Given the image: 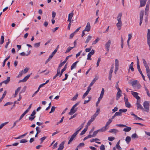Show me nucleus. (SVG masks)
Masks as SVG:
<instances>
[{"label": "nucleus", "instance_id": "obj_1", "mask_svg": "<svg viewBox=\"0 0 150 150\" xmlns=\"http://www.w3.org/2000/svg\"><path fill=\"white\" fill-rule=\"evenodd\" d=\"M79 103V102H78L74 105L71 109L70 112L69 113V114L70 115H72L77 111V108H75V107Z\"/></svg>", "mask_w": 150, "mask_h": 150}, {"label": "nucleus", "instance_id": "obj_2", "mask_svg": "<svg viewBox=\"0 0 150 150\" xmlns=\"http://www.w3.org/2000/svg\"><path fill=\"white\" fill-rule=\"evenodd\" d=\"M143 105L144 107V110H143L147 112H148L149 110V102L148 101H145L143 104Z\"/></svg>", "mask_w": 150, "mask_h": 150}, {"label": "nucleus", "instance_id": "obj_3", "mask_svg": "<svg viewBox=\"0 0 150 150\" xmlns=\"http://www.w3.org/2000/svg\"><path fill=\"white\" fill-rule=\"evenodd\" d=\"M131 83L133 87L137 86L138 87V89H139L141 87V86L137 80H135L133 81Z\"/></svg>", "mask_w": 150, "mask_h": 150}, {"label": "nucleus", "instance_id": "obj_4", "mask_svg": "<svg viewBox=\"0 0 150 150\" xmlns=\"http://www.w3.org/2000/svg\"><path fill=\"white\" fill-rule=\"evenodd\" d=\"M125 97L124 98V100L125 103V105L126 107L129 108L131 106V105L128 102V99L127 97H126V96L125 94Z\"/></svg>", "mask_w": 150, "mask_h": 150}, {"label": "nucleus", "instance_id": "obj_5", "mask_svg": "<svg viewBox=\"0 0 150 150\" xmlns=\"http://www.w3.org/2000/svg\"><path fill=\"white\" fill-rule=\"evenodd\" d=\"M140 100H137V103L136 104V105L137 107V110L141 109L143 111L144 110V108L140 103Z\"/></svg>", "mask_w": 150, "mask_h": 150}, {"label": "nucleus", "instance_id": "obj_6", "mask_svg": "<svg viewBox=\"0 0 150 150\" xmlns=\"http://www.w3.org/2000/svg\"><path fill=\"white\" fill-rule=\"evenodd\" d=\"M147 38V44L149 47V50H150V29H148Z\"/></svg>", "mask_w": 150, "mask_h": 150}, {"label": "nucleus", "instance_id": "obj_7", "mask_svg": "<svg viewBox=\"0 0 150 150\" xmlns=\"http://www.w3.org/2000/svg\"><path fill=\"white\" fill-rule=\"evenodd\" d=\"M144 15V11L143 10H141L140 12V22H139V25H141L143 21V17Z\"/></svg>", "mask_w": 150, "mask_h": 150}, {"label": "nucleus", "instance_id": "obj_8", "mask_svg": "<svg viewBox=\"0 0 150 150\" xmlns=\"http://www.w3.org/2000/svg\"><path fill=\"white\" fill-rule=\"evenodd\" d=\"M142 61L143 62V64L146 68V72L150 71V69L149 68V67L145 60L143 58Z\"/></svg>", "mask_w": 150, "mask_h": 150}, {"label": "nucleus", "instance_id": "obj_9", "mask_svg": "<svg viewBox=\"0 0 150 150\" xmlns=\"http://www.w3.org/2000/svg\"><path fill=\"white\" fill-rule=\"evenodd\" d=\"M111 40H108V42H107L105 45V47L107 51L108 52L109 51L110 49V47L111 44Z\"/></svg>", "mask_w": 150, "mask_h": 150}, {"label": "nucleus", "instance_id": "obj_10", "mask_svg": "<svg viewBox=\"0 0 150 150\" xmlns=\"http://www.w3.org/2000/svg\"><path fill=\"white\" fill-rule=\"evenodd\" d=\"M78 134V133L76 132L71 135L70 139L69 140L68 142V144H69L73 140L74 138L76 137V135Z\"/></svg>", "mask_w": 150, "mask_h": 150}, {"label": "nucleus", "instance_id": "obj_11", "mask_svg": "<svg viewBox=\"0 0 150 150\" xmlns=\"http://www.w3.org/2000/svg\"><path fill=\"white\" fill-rule=\"evenodd\" d=\"M132 94L133 96L137 99V100H140V97L138 96V93L136 92H134L131 91Z\"/></svg>", "mask_w": 150, "mask_h": 150}, {"label": "nucleus", "instance_id": "obj_12", "mask_svg": "<svg viewBox=\"0 0 150 150\" xmlns=\"http://www.w3.org/2000/svg\"><path fill=\"white\" fill-rule=\"evenodd\" d=\"M31 74L32 73H31L30 74L28 75L25 76L23 79L20 80L19 81V83L24 82H26L29 79Z\"/></svg>", "mask_w": 150, "mask_h": 150}, {"label": "nucleus", "instance_id": "obj_13", "mask_svg": "<svg viewBox=\"0 0 150 150\" xmlns=\"http://www.w3.org/2000/svg\"><path fill=\"white\" fill-rule=\"evenodd\" d=\"M91 25L89 22H88L84 30V31H86L88 32H89L91 30Z\"/></svg>", "mask_w": 150, "mask_h": 150}, {"label": "nucleus", "instance_id": "obj_14", "mask_svg": "<svg viewBox=\"0 0 150 150\" xmlns=\"http://www.w3.org/2000/svg\"><path fill=\"white\" fill-rule=\"evenodd\" d=\"M147 0H140V6L139 7L144 6L146 3Z\"/></svg>", "mask_w": 150, "mask_h": 150}, {"label": "nucleus", "instance_id": "obj_15", "mask_svg": "<svg viewBox=\"0 0 150 150\" xmlns=\"http://www.w3.org/2000/svg\"><path fill=\"white\" fill-rule=\"evenodd\" d=\"M122 21L118 22L116 24V26L119 30H120L121 28Z\"/></svg>", "mask_w": 150, "mask_h": 150}, {"label": "nucleus", "instance_id": "obj_16", "mask_svg": "<svg viewBox=\"0 0 150 150\" xmlns=\"http://www.w3.org/2000/svg\"><path fill=\"white\" fill-rule=\"evenodd\" d=\"M65 143V141L62 142L59 145V147L57 150H62L64 147V144Z\"/></svg>", "mask_w": 150, "mask_h": 150}, {"label": "nucleus", "instance_id": "obj_17", "mask_svg": "<svg viewBox=\"0 0 150 150\" xmlns=\"http://www.w3.org/2000/svg\"><path fill=\"white\" fill-rule=\"evenodd\" d=\"M108 127H106L105 126L104 127H103L100 129H98V131L99 132H103L105 131L108 128Z\"/></svg>", "mask_w": 150, "mask_h": 150}, {"label": "nucleus", "instance_id": "obj_18", "mask_svg": "<svg viewBox=\"0 0 150 150\" xmlns=\"http://www.w3.org/2000/svg\"><path fill=\"white\" fill-rule=\"evenodd\" d=\"M119 131L115 129H112L110 130L108 132L111 133H113L114 134H116L119 132Z\"/></svg>", "mask_w": 150, "mask_h": 150}, {"label": "nucleus", "instance_id": "obj_19", "mask_svg": "<svg viewBox=\"0 0 150 150\" xmlns=\"http://www.w3.org/2000/svg\"><path fill=\"white\" fill-rule=\"evenodd\" d=\"M122 13H119L117 18V20L118 22L122 21L121 20V17L122 16Z\"/></svg>", "mask_w": 150, "mask_h": 150}, {"label": "nucleus", "instance_id": "obj_20", "mask_svg": "<svg viewBox=\"0 0 150 150\" xmlns=\"http://www.w3.org/2000/svg\"><path fill=\"white\" fill-rule=\"evenodd\" d=\"M126 127L123 129V131L128 132L130 131L131 129V128L130 127H127L126 126Z\"/></svg>", "mask_w": 150, "mask_h": 150}, {"label": "nucleus", "instance_id": "obj_21", "mask_svg": "<svg viewBox=\"0 0 150 150\" xmlns=\"http://www.w3.org/2000/svg\"><path fill=\"white\" fill-rule=\"evenodd\" d=\"M84 124V122L82 123L81 126L77 129V130L76 131V132L78 133H79V131L82 129L83 127V125Z\"/></svg>", "mask_w": 150, "mask_h": 150}, {"label": "nucleus", "instance_id": "obj_22", "mask_svg": "<svg viewBox=\"0 0 150 150\" xmlns=\"http://www.w3.org/2000/svg\"><path fill=\"white\" fill-rule=\"evenodd\" d=\"M10 77H9V76L8 77H7V79L6 80H4V81H2V83H5L6 84H8L9 82L10 81Z\"/></svg>", "mask_w": 150, "mask_h": 150}, {"label": "nucleus", "instance_id": "obj_23", "mask_svg": "<svg viewBox=\"0 0 150 150\" xmlns=\"http://www.w3.org/2000/svg\"><path fill=\"white\" fill-rule=\"evenodd\" d=\"M79 61H77L74 63L71 67V70L73 69L76 67L77 64L79 62Z\"/></svg>", "mask_w": 150, "mask_h": 150}, {"label": "nucleus", "instance_id": "obj_24", "mask_svg": "<svg viewBox=\"0 0 150 150\" xmlns=\"http://www.w3.org/2000/svg\"><path fill=\"white\" fill-rule=\"evenodd\" d=\"M120 140H119L118 142L117 143L115 147L118 150H121L122 148L120 146Z\"/></svg>", "mask_w": 150, "mask_h": 150}, {"label": "nucleus", "instance_id": "obj_25", "mask_svg": "<svg viewBox=\"0 0 150 150\" xmlns=\"http://www.w3.org/2000/svg\"><path fill=\"white\" fill-rule=\"evenodd\" d=\"M92 38V36H91L90 35H88L87 37L86 40L85 42V43H88V42L89 41H90L91 40Z\"/></svg>", "mask_w": 150, "mask_h": 150}, {"label": "nucleus", "instance_id": "obj_26", "mask_svg": "<svg viewBox=\"0 0 150 150\" xmlns=\"http://www.w3.org/2000/svg\"><path fill=\"white\" fill-rule=\"evenodd\" d=\"M88 129V127H86L84 129L82 130L80 134V135H82L84 134H85L86 132L87 131Z\"/></svg>", "mask_w": 150, "mask_h": 150}, {"label": "nucleus", "instance_id": "obj_27", "mask_svg": "<svg viewBox=\"0 0 150 150\" xmlns=\"http://www.w3.org/2000/svg\"><path fill=\"white\" fill-rule=\"evenodd\" d=\"M31 51L30 50L28 52V54H26L24 52H22L20 53V54L21 56H27L29 55Z\"/></svg>", "mask_w": 150, "mask_h": 150}, {"label": "nucleus", "instance_id": "obj_28", "mask_svg": "<svg viewBox=\"0 0 150 150\" xmlns=\"http://www.w3.org/2000/svg\"><path fill=\"white\" fill-rule=\"evenodd\" d=\"M131 140V138L130 137L127 136L126 138L125 141L128 144Z\"/></svg>", "mask_w": 150, "mask_h": 150}, {"label": "nucleus", "instance_id": "obj_29", "mask_svg": "<svg viewBox=\"0 0 150 150\" xmlns=\"http://www.w3.org/2000/svg\"><path fill=\"white\" fill-rule=\"evenodd\" d=\"M95 53V51L93 50H92L89 52L88 55V56L91 57V56L93 55Z\"/></svg>", "mask_w": 150, "mask_h": 150}, {"label": "nucleus", "instance_id": "obj_30", "mask_svg": "<svg viewBox=\"0 0 150 150\" xmlns=\"http://www.w3.org/2000/svg\"><path fill=\"white\" fill-rule=\"evenodd\" d=\"M104 92L105 91L104 89L103 88H102L99 97H100V98H103L104 93Z\"/></svg>", "mask_w": 150, "mask_h": 150}, {"label": "nucleus", "instance_id": "obj_31", "mask_svg": "<svg viewBox=\"0 0 150 150\" xmlns=\"http://www.w3.org/2000/svg\"><path fill=\"white\" fill-rule=\"evenodd\" d=\"M122 91L120 89H119V90H118V92L117 93L116 96H119L120 97L121 96H122Z\"/></svg>", "mask_w": 150, "mask_h": 150}, {"label": "nucleus", "instance_id": "obj_32", "mask_svg": "<svg viewBox=\"0 0 150 150\" xmlns=\"http://www.w3.org/2000/svg\"><path fill=\"white\" fill-rule=\"evenodd\" d=\"M73 11H73L71 13L69 14L68 18L72 19V18L74 15Z\"/></svg>", "mask_w": 150, "mask_h": 150}, {"label": "nucleus", "instance_id": "obj_33", "mask_svg": "<svg viewBox=\"0 0 150 150\" xmlns=\"http://www.w3.org/2000/svg\"><path fill=\"white\" fill-rule=\"evenodd\" d=\"M74 48V47H69L67 49L65 53H67L69 52L71 50V49L73 48Z\"/></svg>", "mask_w": 150, "mask_h": 150}, {"label": "nucleus", "instance_id": "obj_34", "mask_svg": "<svg viewBox=\"0 0 150 150\" xmlns=\"http://www.w3.org/2000/svg\"><path fill=\"white\" fill-rule=\"evenodd\" d=\"M100 40V39L98 38H97L94 41H93L92 43V45H94L97 43Z\"/></svg>", "mask_w": 150, "mask_h": 150}, {"label": "nucleus", "instance_id": "obj_35", "mask_svg": "<svg viewBox=\"0 0 150 150\" xmlns=\"http://www.w3.org/2000/svg\"><path fill=\"white\" fill-rule=\"evenodd\" d=\"M119 65V61L117 59H115V67H118Z\"/></svg>", "mask_w": 150, "mask_h": 150}, {"label": "nucleus", "instance_id": "obj_36", "mask_svg": "<svg viewBox=\"0 0 150 150\" xmlns=\"http://www.w3.org/2000/svg\"><path fill=\"white\" fill-rule=\"evenodd\" d=\"M65 63L64 62H63L62 63H60L58 67V68L57 69H59V70L60 71V68L62 66H63L64 64Z\"/></svg>", "mask_w": 150, "mask_h": 150}, {"label": "nucleus", "instance_id": "obj_37", "mask_svg": "<svg viewBox=\"0 0 150 150\" xmlns=\"http://www.w3.org/2000/svg\"><path fill=\"white\" fill-rule=\"evenodd\" d=\"M112 121V119H110L107 122L105 126L106 127H108V126L111 123Z\"/></svg>", "mask_w": 150, "mask_h": 150}, {"label": "nucleus", "instance_id": "obj_38", "mask_svg": "<svg viewBox=\"0 0 150 150\" xmlns=\"http://www.w3.org/2000/svg\"><path fill=\"white\" fill-rule=\"evenodd\" d=\"M144 88H145V89L146 92V93H147V96L149 97H150V93L149 92L148 90V89L145 86L144 87Z\"/></svg>", "mask_w": 150, "mask_h": 150}, {"label": "nucleus", "instance_id": "obj_39", "mask_svg": "<svg viewBox=\"0 0 150 150\" xmlns=\"http://www.w3.org/2000/svg\"><path fill=\"white\" fill-rule=\"evenodd\" d=\"M4 42V37L3 35H2L1 38L0 44H2Z\"/></svg>", "mask_w": 150, "mask_h": 150}, {"label": "nucleus", "instance_id": "obj_40", "mask_svg": "<svg viewBox=\"0 0 150 150\" xmlns=\"http://www.w3.org/2000/svg\"><path fill=\"white\" fill-rule=\"evenodd\" d=\"M29 69V68H26L24 69L22 71L23 72V74H25L28 71Z\"/></svg>", "mask_w": 150, "mask_h": 150}, {"label": "nucleus", "instance_id": "obj_41", "mask_svg": "<svg viewBox=\"0 0 150 150\" xmlns=\"http://www.w3.org/2000/svg\"><path fill=\"white\" fill-rule=\"evenodd\" d=\"M131 137L132 138H138V136L136 133H134L132 134Z\"/></svg>", "mask_w": 150, "mask_h": 150}, {"label": "nucleus", "instance_id": "obj_42", "mask_svg": "<svg viewBox=\"0 0 150 150\" xmlns=\"http://www.w3.org/2000/svg\"><path fill=\"white\" fill-rule=\"evenodd\" d=\"M78 93H76V95L71 99V100H76L78 97Z\"/></svg>", "mask_w": 150, "mask_h": 150}, {"label": "nucleus", "instance_id": "obj_43", "mask_svg": "<svg viewBox=\"0 0 150 150\" xmlns=\"http://www.w3.org/2000/svg\"><path fill=\"white\" fill-rule=\"evenodd\" d=\"M98 116V114H94L91 117V119L94 121L95 120L96 117Z\"/></svg>", "mask_w": 150, "mask_h": 150}, {"label": "nucleus", "instance_id": "obj_44", "mask_svg": "<svg viewBox=\"0 0 150 150\" xmlns=\"http://www.w3.org/2000/svg\"><path fill=\"white\" fill-rule=\"evenodd\" d=\"M98 116V114H94L91 117V119L94 121L95 120L96 117Z\"/></svg>", "mask_w": 150, "mask_h": 150}, {"label": "nucleus", "instance_id": "obj_45", "mask_svg": "<svg viewBox=\"0 0 150 150\" xmlns=\"http://www.w3.org/2000/svg\"><path fill=\"white\" fill-rule=\"evenodd\" d=\"M8 123V122H6L5 123H2L0 125V129H1L2 127L6 124H7Z\"/></svg>", "mask_w": 150, "mask_h": 150}, {"label": "nucleus", "instance_id": "obj_46", "mask_svg": "<svg viewBox=\"0 0 150 150\" xmlns=\"http://www.w3.org/2000/svg\"><path fill=\"white\" fill-rule=\"evenodd\" d=\"M130 69H131V71H134V68H133V66H132V65H129V69H128V71L129 72V70Z\"/></svg>", "mask_w": 150, "mask_h": 150}, {"label": "nucleus", "instance_id": "obj_47", "mask_svg": "<svg viewBox=\"0 0 150 150\" xmlns=\"http://www.w3.org/2000/svg\"><path fill=\"white\" fill-rule=\"evenodd\" d=\"M84 145V144L83 143H80L77 146V148H80L81 147L83 146Z\"/></svg>", "mask_w": 150, "mask_h": 150}, {"label": "nucleus", "instance_id": "obj_48", "mask_svg": "<svg viewBox=\"0 0 150 150\" xmlns=\"http://www.w3.org/2000/svg\"><path fill=\"white\" fill-rule=\"evenodd\" d=\"M39 127H36L35 129L37 131L36 133H37V134H38L41 131L39 129Z\"/></svg>", "mask_w": 150, "mask_h": 150}, {"label": "nucleus", "instance_id": "obj_49", "mask_svg": "<svg viewBox=\"0 0 150 150\" xmlns=\"http://www.w3.org/2000/svg\"><path fill=\"white\" fill-rule=\"evenodd\" d=\"M55 108H56L54 106H52L51 109V110L50 112H49V113H51L55 111Z\"/></svg>", "mask_w": 150, "mask_h": 150}, {"label": "nucleus", "instance_id": "obj_50", "mask_svg": "<svg viewBox=\"0 0 150 150\" xmlns=\"http://www.w3.org/2000/svg\"><path fill=\"white\" fill-rule=\"evenodd\" d=\"M40 42H39L36 43L35 44H34V46L35 47H38L40 46Z\"/></svg>", "mask_w": 150, "mask_h": 150}, {"label": "nucleus", "instance_id": "obj_51", "mask_svg": "<svg viewBox=\"0 0 150 150\" xmlns=\"http://www.w3.org/2000/svg\"><path fill=\"white\" fill-rule=\"evenodd\" d=\"M47 137H44L41 138H40V140L41 141L40 143L41 144L43 142L44 140H45L47 138Z\"/></svg>", "mask_w": 150, "mask_h": 150}, {"label": "nucleus", "instance_id": "obj_52", "mask_svg": "<svg viewBox=\"0 0 150 150\" xmlns=\"http://www.w3.org/2000/svg\"><path fill=\"white\" fill-rule=\"evenodd\" d=\"M99 131H98V130H96V131H94L93 133V134H92V135L93 136V137H95L96 135V134H97L98 133V132H99Z\"/></svg>", "mask_w": 150, "mask_h": 150}, {"label": "nucleus", "instance_id": "obj_53", "mask_svg": "<svg viewBox=\"0 0 150 150\" xmlns=\"http://www.w3.org/2000/svg\"><path fill=\"white\" fill-rule=\"evenodd\" d=\"M72 54H71V55H70L69 56H67L66 57V58H65V60L64 61V62L65 63L67 61V60L69 59V58L70 57H71L72 56Z\"/></svg>", "mask_w": 150, "mask_h": 150}, {"label": "nucleus", "instance_id": "obj_54", "mask_svg": "<svg viewBox=\"0 0 150 150\" xmlns=\"http://www.w3.org/2000/svg\"><path fill=\"white\" fill-rule=\"evenodd\" d=\"M115 137H109L108 138V140L110 141H112L115 139Z\"/></svg>", "mask_w": 150, "mask_h": 150}, {"label": "nucleus", "instance_id": "obj_55", "mask_svg": "<svg viewBox=\"0 0 150 150\" xmlns=\"http://www.w3.org/2000/svg\"><path fill=\"white\" fill-rule=\"evenodd\" d=\"M137 69L139 72V73L140 72H141L142 71L140 69V68L139 64H137Z\"/></svg>", "mask_w": 150, "mask_h": 150}, {"label": "nucleus", "instance_id": "obj_56", "mask_svg": "<svg viewBox=\"0 0 150 150\" xmlns=\"http://www.w3.org/2000/svg\"><path fill=\"white\" fill-rule=\"evenodd\" d=\"M35 116H30L29 117V119L31 121H32L34 118H35Z\"/></svg>", "mask_w": 150, "mask_h": 150}, {"label": "nucleus", "instance_id": "obj_57", "mask_svg": "<svg viewBox=\"0 0 150 150\" xmlns=\"http://www.w3.org/2000/svg\"><path fill=\"white\" fill-rule=\"evenodd\" d=\"M28 141L26 139H22L20 140V143H25L27 142Z\"/></svg>", "mask_w": 150, "mask_h": 150}, {"label": "nucleus", "instance_id": "obj_58", "mask_svg": "<svg viewBox=\"0 0 150 150\" xmlns=\"http://www.w3.org/2000/svg\"><path fill=\"white\" fill-rule=\"evenodd\" d=\"M102 99V98H100V97H99L98 99V100L96 103V106H98V104L99 103L100 100Z\"/></svg>", "mask_w": 150, "mask_h": 150}, {"label": "nucleus", "instance_id": "obj_59", "mask_svg": "<svg viewBox=\"0 0 150 150\" xmlns=\"http://www.w3.org/2000/svg\"><path fill=\"white\" fill-rule=\"evenodd\" d=\"M8 42L6 43V45L5 46V47L6 48H7L8 44L11 42V41H10V39H8Z\"/></svg>", "mask_w": 150, "mask_h": 150}, {"label": "nucleus", "instance_id": "obj_60", "mask_svg": "<svg viewBox=\"0 0 150 150\" xmlns=\"http://www.w3.org/2000/svg\"><path fill=\"white\" fill-rule=\"evenodd\" d=\"M117 126L119 127H126V126L123 124H117L116 125Z\"/></svg>", "mask_w": 150, "mask_h": 150}, {"label": "nucleus", "instance_id": "obj_61", "mask_svg": "<svg viewBox=\"0 0 150 150\" xmlns=\"http://www.w3.org/2000/svg\"><path fill=\"white\" fill-rule=\"evenodd\" d=\"M12 103H13L12 102H8L6 103V104H5L4 105V106H7L8 105H11L12 104Z\"/></svg>", "mask_w": 150, "mask_h": 150}, {"label": "nucleus", "instance_id": "obj_62", "mask_svg": "<svg viewBox=\"0 0 150 150\" xmlns=\"http://www.w3.org/2000/svg\"><path fill=\"white\" fill-rule=\"evenodd\" d=\"M91 47H90V48H86L85 50V51L86 52H89L91 50Z\"/></svg>", "mask_w": 150, "mask_h": 150}, {"label": "nucleus", "instance_id": "obj_63", "mask_svg": "<svg viewBox=\"0 0 150 150\" xmlns=\"http://www.w3.org/2000/svg\"><path fill=\"white\" fill-rule=\"evenodd\" d=\"M75 34V33L74 32H73V33L71 34L69 36L70 39L72 38L73 37H74V35Z\"/></svg>", "mask_w": 150, "mask_h": 150}, {"label": "nucleus", "instance_id": "obj_64", "mask_svg": "<svg viewBox=\"0 0 150 150\" xmlns=\"http://www.w3.org/2000/svg\"><path fill=\"white\" fill-rule=\"evenodd\" d=\"M100 150H105V148L103 144L101 145L100 146Z\"/></svg>", "mask_w": 150, "mask_h": 150}]
</instances>
